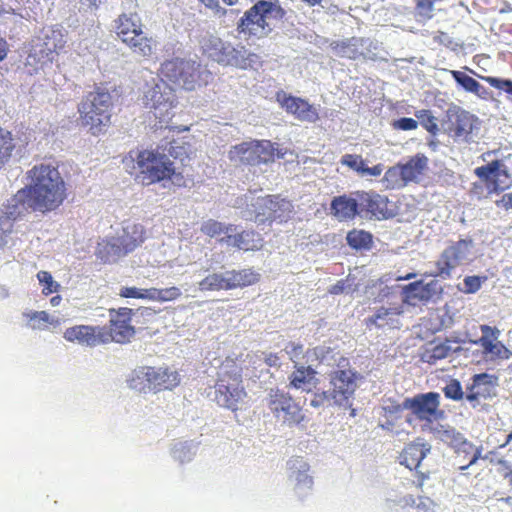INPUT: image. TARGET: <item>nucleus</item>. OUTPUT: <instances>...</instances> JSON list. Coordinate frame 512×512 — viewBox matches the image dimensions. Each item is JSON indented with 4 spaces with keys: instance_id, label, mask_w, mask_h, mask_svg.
I'll return each mask as SVG.
<instances>
[{
    "instance_id": "f257e3e1",
    "label": "nucleus",
    "mask_w": 512,
    "mask_h": 512,
    "mask_svg": "<svg viewBox=\"0 0 512 512\" xmlns=\"http://www.w3.org/2000/svg\"><path fill=\"white\" fill-rule=\"evenodd\" d=\"M30 184L20 189L15 200L27 203L34 212L47 214L57 210L68 197L67 183L58 167L51 164L34 165L27 172Z\"/></svg>"
},
{
    "instance_id": "f03ea898",
    "label": "nucleus",
    "mask_w": 512,
    "mask_h": 512,
    "mask_svg": "<svg viewBox=\"0 0 512 512\" xmlns=\"http://www.w3.org/2000/svg\"><path fill=\"white\" fill-rule=\"evenodd\" d=\"M129 153L133 168L136 169L135 179L142 185L149 186L157 183L170 182L176 188H186L188 179L177 171L174 162L158 149H143L135 156Z\"/></svg>"
},
{
    "instance_id": "7ed1b4c3",
    "label": "nucleus",
    "mask_w": 512,
    "mask_h": 512,
    "mask_svg": "<svg viewBox=\"0 0 512 512\" xmlns=\"http://www.w3.org/2000/svg\"><path fill=\"white\" fill-rule=\"evenodd\" d=\"M247 392L243 385V367L237 357L228 356L222 362L215 384L217 403L233 412L240 409Z\"/></svg>"
},
{
    "instance_id": "20e7f679",
    "label": "nucleus",
    "mask_w": 512,
    "mask_h": 512,
    "mask_svg": "<svg viewBox=\"0 0 512 512\" xmlns=\"http://www.w3.org/2000/svg\"><path fill=\"white\" fill-rule=\"evenodd\" d=\"M112 96L100 87L88 92L78 104L79 124L94 136L106 131L111 124Z\"/></svg>"
},
{
    "instance_id": "39448f33",
    "label": "nucleus",
    "mask_w": 512,
    "mask_h": 512,
    "mask_svg": "<svg viewBox=\"0 0 512 512\" xmlns=\"http://www.w3.org/2000/svg\"><path fill=\"white\" fill-rule=\"evenodd\" d=\"M286 11L277 3L266 0L257 1L246 10L237 23V32L243 34L246 39L262 38L271 31V20L284 19Z\"/></svg>"
},
{
    "instance_id": "423d86ee",
    "label": "nucleus",
    "mask_w": 512,
    "mask_h": 512,
    "mask_svg": "<svg viewBox=\"0 0 512 512\" xmlns=\"http://www.w3.org/2000/svg\"><path fill=\"white\" fill-rule=\"evenodd\" d=\"M163 81L187 91H193L207 84L210 74L194 60L172 58L164 61L159 69Z\"/></svg>"
},
{
    "instance_id": "0eeeda50",
    "label": "nucleus",
    "mask_w": 512,
    "mask_h": 512,
    "mask_svg": "<svg viewBox=\"0 0 512 512\" xmlns=\"http://www.w3.org/2000/svg\"><path fill=\"white\" fill-rule=\"evenodd\" d=\"M145 229L141 224L124 222L116 236L107 238L99 248V256L105 262L115 261L133 252L145 241Z\"/></svg>"
},
{
    "instance_id": "6e6552de",
    "label": "nucleus",
    "mask_w": 512,
    "mask_h": 512,
    "mask_svg": "<svg viewBox=\"0 0 512 512\" xmlns=\"http://www.w3.org/2000/svg\"><path fill=\"white\" fill-rule=\"evenodd\" d=\"M275 144L270 140H251L234 145L228 151L231 162L243 166H259L273 163L276 157H282Z\"/></svg>"
},
{
    "instance_id": "1a4fd4ad",
    "label": "nucleus",
    "mask_w": 512,
    "mask_h": 512,
    "mask_svg": "<svg viewBox=\"0 0 512 512\" xmlns=\"http://www.w3.org/2000/svg\"><path fill=\"white\" fill-rule=\"evenodd\" d=\"M265 403L273 417L283 425L298 427L307 422L303 407L289 392L272 388L268 392Z\"/></svg>"
},
{
    "instance_id": "9d476101",
    "label": "nucleus",
    "mask_w": 512,
    "mask_h": 512,
    "mask_svg": "<svg viewBox=\"0 0 512 512\" xmlns=\"http://www.w3.org/2000/svg\"><path fill=\"white\" fill-rule=\"evenodd\" d=\"M116 34L133 53L143 57L151 56L154 41L142 30L141 19L136 13H123L115 21Z\"/></svg>"
},
{
    "instance_id": "9b49d317",
    "label": "nucleus",
    "mask_w": 512,
    "mask_h": 512,
    "mask_svg": "<svg viewBox=\"0 0 512 512\" xmlns=\"http://www.w3.org/2000/svg\"><path fill=\"white\" fill-rule=\"evenodd\" d=\"M481 336L472 341L480 347L482 361L487 365H499L512 357V351L499 340L501 331L496 326L481 324Z\"/></svg>"
},
{
    "instance_id": "f8f14e48",
    "label": "nucleus",
    "mask_w": 512,
    "mask_h": 512,
    "mask_svg": "<svg viewBox=\"0 0 512 512\" xmlns=\"http://www.w3.org/2000/svg\"><path fill=\"white\" fill-rule=\"evenodd\" d=\"M133 315L134 310L128 307L108 309L109 324L103 326L106 344L111 342L127 344L131 341L136 334V329L131 323Z\"/></svg>"
},
{
    "instance_id": "ddd939ff",
    "label": "nucleus",
    "mask_w": 512,
    "mask_h": 512,
    "mask_svg": "<svg viewBox=\"0 0 512 512\" xmlns=\"http://www.w3.org/2000/svg\"><path fill=\"white\" fill-rule=\"evenodd\" d=\"M144 103L152 110L155 118L164 123L172 119V110L177 104V98L173 88L162 80L145 92Z\"/></svg>"
},
{
    "instance_id": "4468645a",
    "label": "nucleus",
    "mask_w": 512,
    "mask_h": 512,
    "mask_svg": "<svg viewBox=\"0 0 512 512\" xmlns=\"http://www.w3.org/2000/svg\"><path fill=\"white\" fill-rule=\"evenodd\" d=\"M442 125L454 140L469 142L473 131L478 129L479 119L462 107L453 106L446 111Z\"/></svg>"
},
{
    "instance_id": "2eb2a0df",
    "label": "nucleus",
    "mask_w": 512,
    "mask_h": 512,
    "mask_svg": "<svg viewBox=\"0 0 512 512\" xmlns=\"http://www.w3.org/2000/svg\"><path fill=\"white\" fill-rule=\"evenodd\" d=\"M399 409L410 410L416 419L426 423L444 418V411L440 409V395L437 392L420 393L405 398Z\"/></svg>"
},
{
    "instance_id": "dca6fc26",
    "label": "nucleus",
    "mask_w": 512,
    "mask_h": 512,
    "mask_svg": "<svg viewBox=\"0 0 512 512\" xmlns=\"http://www.w3.org/2000/svg\"><path fill=\"white\" fill-rule=\"evenodd\" d=\"M292 202L280 195H266L257 201L255 220L259 224L268 222L286 223L293 213Z\"/></svg>"
},
{
    "instance_id": "f3484780",
    "label": "nucleus",
    "mask_w": 512,
    "mask_h": 512,
    "mask_svg": "<svg viewBox=\"0 0 512 512\" xmlns=\"http://www.w3.org/2000/svg\"><path fill=\"white\" fill-rule=\"evenodd\" d=\"M360 217L387 220L398 214L397 206L386 195L375 191H359Z\"/></svg>"
},
{
    "instance_id": "a211bd4d",
    "label": "nucleus",
    "mask_w": 512,
    "mask_h": 512,
    "mask_svg": "<svg viewBox=\"0 0 512 512\" xmlns=\"http://www.w3.org/2000/svg\"><path fill=\"white\" fill-rule=\"evenodd\" d=\"M66 40L59 25L45 26L35 44V51L44 62H52L65 47Z\"/></svg>"
},
{
    "instance_id": "6ab92c4d",
    "label": "nucleus",
    "mask_w": 512,
    "mask_h": 512,
    "mask_svg": "<svg viewBox=\"0 0 512 512\" xmlns=\"http://www.w3.org/2000/svg\"><path fill=\"white\" fill-rule=\"evenodd\" d=\"M470 243V241L462 239L446 247L436 261V275L443 279L450 278L452 271L467 258Z\"/></svg>"
},
{
    "instance_id": "aec40b11",
    "label": "nucleus",
    "mask_w": 512,
    "mask_h": 512,
    "mask_svg": "<svg viewBox=\"0 0 512 512\" xmlns=\"http://www.w3.org/2000/svg\"><path fill=\"white\" fill-rule=\"evenodd\" d=\"M500 160H493L487 165L475 168L474 173L485 184L488 194L500 193L510 187V173Z\"/></svg>"
},
{
    "instance_id": "412c9836",
    "label": "nucleus",
    "mask_w": 512,
    "mask_h": 512,
    "mask_svg": "<svg viewBox=\"0 0 512 512\" xmlns=\"http://www.w3.org/2000/svg\"><path fill=\"white\" fill-rule=\"evenodd\" d=\"M276 100L288 114L299 121L315 123L320 119L317 108L306 99L279 91L276 93Z\"/></svg>"
},
{
    "instance_id": "4be33fe9",
    "label": "nucleus",
    "mask_w": 512,
    "mask_h": 512,
    "mask_svg": "<svg viewBox=\"0 0 512 512\" xmlns=\"http://www.w3.org/2000/svg\"><path fill=\"white\" fill-rule=\"evenodd\" d=\"M359 191L334 197L330 203V214L340 222L351 221L360 216Z\"/></svg>"
},
{
    "instance_id": "5701e85b",
    "label": "nucleus",
    "mask_w": 512,
    "mask_h": 512,
    "mask_svg": "<svg viewBox=\"0 0 512 512\" xmlns=\"http://www.w3.org/2000/svg\"><path fill=\"white\" fill-rule=\"evenodd\" d=\"M155 391L172 390L180 384V375L169 368L143 367L140 371Z\"/></svg>"
},
{
    "instance_id": "b1692460",
    "label": "nucleus",
    "mask_w": 512,
    "mask_h": 512,
    "mask_svg": "<svg viewBox=\"0 0 512 512\" xmlns=\"http://www.w3.org/2000/svg\"><path fill=\"white\" fill-rule=\"evenodd\" d=\"M334 404L343 405L353 395L356 388V375L351 370H337L330 376Z\"/></svg>"
},
{
    "instance_id": "393cba45",
    "label": "nucleus",
    "mask_w": 512,
    "mask_h": 512,
    "mask_svg": "<svg viewBox=\"0 0 512 512\" xmlns=\"http://www.w3.org/2000/svg\"><path fill=\"white\" fill-rule=\"evenodd\" d=\"M103 331L104 327L102 326L75 325L65 330L64 338L69 342L95 347L106 344Z\"/></svg>"
},
{
    "instance_id": "a878e982",
    "label": "nucleus",
    "mask_w": 512,
    "mask_h": 512,
    "mask_svg": "<svg viewBox=\"0 0 512 512\" xmlns=\"http://www.w3.org/2000/svg\"><path fill=\"white\" fill-rule=\"evenodd\" d=\"M498 377L488 373L475 374L472 382L466 387V399L470 403L477 402L479 399L490 398L494 394L497 386Z\"/></svg>"
},
{
    "instance_id": "bb28decb",
    "label": "nucleus",
    "mask_w": 512,
    "mask_h": 512,
    "mask_svg": "<svg viewBox=\"0 0 512 512\" xmlns=\"http://www.w3.org/2000/svg\"><path fill=\"white\" fill-rule=\"evenodd\" d=\"M229 246L243 251H257L263 247V238L254 230H243L239 233L222 237L219 240Z\"/></svg>"
},
{
    "instance_id": "cd10ccee",
    "label": "nucleus",
    "mask_w": 512,
    "mask_h": 512,
    "mask_svg": "<svg viewBox=\"0 0 512 512\" xmlns=\"http://www.w3.org/2000/svg\"><path fill=\"white\" fill-rule=\"evenodd\" d=\"M316 374L317 372L311 366L295 364L294 370L288 376L289 387L307 393L311 392L317 384Z\"/></svg>"
},
{
    "instance_id": "c85d7f7f",
    "label": "nucleus",
    "mask_w": 512,
    "mask_h": 512,
    "mask_svg": "<svg viewBox=\"0 0 512 512\" xmlns=\"http://www.w3.org/2000/svg\"><path fill=\"white\" fill-rule=\"evenodd\" d=\"M364 43L363 38L352 37L346 40L333 41L330 48L337 57L356 60L361 57L365 58Z\"/></svg>"
},
{
    "instance_id": "c756f323",
    "label": "nucleus",
    "mask_w": 512,
    "mask_h": 512,
    "mask_svg": "<svg viewBox=\"0 0 512 512\" xmlns=\"http://www.w3.org/2000/svg\"><path fill=\"white\" fill-rule=\"evenodd\" d=\"M203 49L209 58L221 65L228 66L235 47L218 37H210L204 42Z\"/></svg>"
},
{
    "instance_id": "7c9ffc66",
    "label": "nucleus",
    "mask_w": 512,
    "mask_h": 512,
    "mask_svg": "<svg viewBox=\"0 0 512 512\" xmlns=\"http://www.w3.org/2000/svg\"><path fill=\"white\" fill-rule=\"evenodd\" d=\"M402 314L401 307H380L375 313L365 319L367 327L375 326L376 328H399V316Z\"/></svg>"
},
{
    "instance_id": "2f4dec72",
    "label": "nucleus",
    "mask_w": 512,
    "mask_h": 512,
    "mask_svg": "<svg viewBox=\"0 0 512 512\" xmlns=\"http://www.w3.org/2000/svg\"><path fill=\"white\" fill-rule=\"evenodd\" d=\"M429 452V445L420 442H411L402 450L400 463L410 470L416 469Z\"/></svg>"
},
{
    "instance_id": "473e14b6",
    "label": "nucleus",
    "mask_w": 512,
    "mask_h": 512,
    "mask_svg": "<svg viewBox=\"0 0 512 512\" xmlns=\"http://www.w3.org/2000/svg\"><path fill=\"white\" fill-rule=\"evenodd\" d=\"M457 349L451 346L449 340L442 342H431L421 353V361L428 364H435L437 361L449 357Z\"/></svg>"
},
{
    "instance_id": "72a5a7b5",
    "label": "nucleus",
    "mask_w": 512,
    "mask_h": 512,
    "mask_svg": "<svg viewBox=\"0 0 512 512\" xmlns=\"http://www.w3.org/2000/svg\"><path fill=\"white\" fill-rule=\"evenodd\" d=\"M341 164L361 175L380 176L383 172V165L377 164L367 167L364 159L358 154H345L340 160Z\"/></svg>"
},
{
    "instance_id": "f704fd0d",
    "label": "nucleus",
    "mask_w": 512,
    "mask_h": 512,
    "mask_svg": "<svg viewBox=\"0 0 512 512\" xmlns=\"http://www.w3.org/2000/svg\"><path fill=\"white\" fill-rule=\"evenodd\" d=\"M228 276L231 290L254 285L260 280V274L253 268L229 270Z\"/></svg>"
},
{
    "instance_id": "c9c22d12",
    "label": "nucleus",
    "mask_w": 512,
    "mask_h": 512,
    "mask_svg": "<svg viewBox=\"0 0 512 512\" xmlns=\"http://www.w3.org/2000/svg\"><path fill=\"white\" fill-rule=\"evenodd\" d=\"M407 182L416 181L428 167V158L424 154L411 157L406 163L399 164Z\"/></svg>"
},
{
    "instance_id": "e433bc0d",
    "label": "nucleus",
    "mask_w": 512,
    "mask_h": 512,
    "mask_svg": "<svg viewBox=\"0 0 512 512\" xmlns=\"http://www.w3.org/2000/svg\"><path fill=\"white\" fill-rule=\"evenodd\" d=\"M451 75L466 92L473 93L481 99L487 98L488 91L474 78L456 70H452Z\"/></svg>"
},
{
    "instance_id": "4c0bfd02",
    "label": "nucleus",
    "mask_w": 512,
    "mask_h": 512,
    "mask_svg": "<svg viewBox=\"0 0 512 512\" xmlns=\"http://www.w3.org/2000/svg\"><path fill=\"white\" fill-rule=\"evenodd\" d=\"M230 287L228 271L209 274L199 282V289L201 291H227L231 290Z\"/></svg>"
},
{
    "instance_id": "58836bf2",
    "label": "nucleus",
    "mask_w": 512,
    "mask_h": 512,
    "mask_svg": "<svg viewBox=\"0 0 512 512\" xmlns=\"http://www.w3.org/2000/svg\"><path fill=\"white\" fill-rule=\"evenodd\" d=\"M347 244L355 250H369L373 245V236L365 230L353 229L347 233Z\"/></svg>"
},
{
    "instance_id": "ea45409f",
    "label": "nucleus",
    "mask_w": 512,
    "mask_h": 512,
    "mask_svg": "<svg viewBox=\"0 0 512 512\" xmlns=\"http://www.w3.org/2000/svg\"><path fill=\"white\" fill-rule=\"evenodd\" d=\"M15 148L12 132L0 127V170L10 161Z\"/></svg>"
},
{
    "instance_id": "a19ab883",
    "label": "nucleus",
    "mask_w": 512,
    "mask_h": 512,
    "mask_svg": "<svg viewBox=\"0 0 512 512\" xmlns=\"http://www.w3.org/2000/svg\"><path fill=\"white\" fill-rule=\"evenodd\" d=\"M257 59L258 56L255 53L249 52L244 46H239L235 47L228 66L245 70L251 68Z\"/></svg>"
},
{
    "instance_id": "79ce46f5",
    "label": "nucleus",
    "mask_w": 512,
    "mask_h": 512,
    "mask_svg": "<svg viewBox=\"0 0 512 512\" xmlns=\"http://www.w3.org/2000/svg\"><path fill=\"white\" fill-rule=\"evenodd\" d=\"M200 230L204 235L215 238L222 234L230 235V232L235 231V226L233 224L225 225L215 219H208L201 224Z\"/></svg>"
},
{
    "instance_id": "37998d69",
    "label": "nucleus",
    "mask_w": 512,
    "mask_h": 512,
    "mask_svg": "<svg viewBox=\"0 0 512 512\" xmlns=\"http://www.w3.org/2000/svg\"><path fill=\"white\" fill-rule=\"evenodd\" d=\"M383 184L387 189H400L408 183L400 165L390 167L384 174Z\"/></svg>"
},
{
    "instance_id": "c03bdc74",
    "label": "nucleus",
    "mask_w": 512,
    "mask_h": 512,
    "mask_svg": "<svg viewBox=\"0 0 512 512\" xmlns=\"http://www.w3.org/2000/svg\"><path fill=\"white\" fill-rule=\"evenodd\" d=\"M182 295L181 290L176 287H168V288H149V300L157 301V302H169L174 301L180 298Z\"/></svg>"
},
{
    "instance_id": "a18cd8bd",
    "label": "nucleus",
    "mask_w": 512,
    "mask_h": 512,
    "mask_svg": "<svg viewBox=\"0 0 512 512\" xmlns=\"http://www.w3.org/2000/svg\"><path fill=\"white\" fill-rule=\"evenodd\" d=\"M482 80L487 82L490 86L495 89L504 91L509 100L512 101V80L510 79H502L493 76H479Z\"/></svg>"
},
{
    "instance_id": "49530a36",
    "label": "nucleus",
    "mask_w": 512,
    "mask_h": 512,
    "mask_svg": "<svg viewBox=\"0 0 512 512\" xmlns=\"http://www.w3.org/2000/svg\"><path fill=\"white\" fill-rule=\"evenodd\" d=\"M37 278L43 285L42 293L44 295H50L58 290L59 284L53 280L52 275L49 272L40 271L37 274Z\"/></svg>"
},
{
    "instance_id": "de8ad7c7",
    "label": "nucleus",
    "mask_w": 512,
    "mask_h": 512,
    "mask_svg": "<svg viewBox=\"0 0 512 512\" xmlns=\"http://www.w3.org/2000/svg\"><path fill=\"white\" fill-rule=\"evenodd\" d=\"M443 393L446 398L459 401L464 397V392L460 381L451 379L443 388Z\"/></svg>"
},
{
    "instance_id": "09e8293b",
    "label": "nucleus",
    "mask_w": 512,
    "mask_h": 512,
    "mask_svg": "<svg viewBox=\"0 0 512 512\" xmlns=\"http://www.w3.org/2000/svg\"><path fill=\"white\" fill-rule=\"evenodd\" d=\"M487 280L486 276H466L463 280V292L473 294L480 290L482 284Z\"/></svg>"
},
{
    "instance_id": "8fccbe9b",
    "label": "nucleus",
    "mask_w": 512,
    "mask_h": 512,
    "mask_svg": "<svg viewBox=\"0 0 512 512\" xmlns=\"http://www.w3.org/2000/svg\"><path fill=\"white\" fill-rule=\"evenodd\" d=\"M25 317L30 321V327L32 329H42V323H51L50 316L45 311H35L26 313Z\"/></svg>"
},
{
    "instance_id": "3c124183",
    "label": "nucleus",
    "mask_w": 512,
    "mask_h": 512,
    "mask_svg": "<svg viewBox=\"0 0 512 512\" xmlns=\"http://www.w3.org/2000/svg\"><path fill=\"white\" fill-rule=\"evenodd\" d=\"M122 298H134L149 300V288L122 287L119 291Z\"/></svg>"
},
{
    "instance_id": "603ef678",
    "label": "nucleus",
    "mask_w": 512,
    "mask_h": 512,
    "mask_svg": "<svg viewBox=\"0 0 512 512\" xmlns=\"http://www.w3.org/2000/svg\"><path fill=\"white\" fill-rule=\"evenodd\" d=\"M331 401L334 402V393L331 391L316 392L310 402L312 407L318 408L325 405H330Z\"/></svg>"
},
{
    "instance_id": "864d4df0",
    "label": "nucleus",
    "mask_w": 512,
    "mask_h": 512,
    "mask_svg": "<svg viewBox=\"0 0 512 512\" xmlns=\"http://www.w3.org/2000/svg\"><path fill=\"white\" fill-rule=\"evenodd\" d=\"M417 117L421 120L422 125L425 129L431 133H435L437 130L436 118L431 114L429 110H421Z\"/></svg>"
},
{
    "instance_id": "5fc2aeb1",
    "label": "nucleus",
    "mask_w": 512,
    "mask_h": 512,
    "mask_svg": "<svg viewBox=\"0 0 512 512\" xmlns=\"http://www.w3.org/2000/svg\"><path fill=\"white\" fill-rule=\"evenodd\" d=\"M391 126L395 130L411 131L417 129L418 122L413 118L402 117L394 120Z\"/></svg>"
},
{
    "instance_id": "6e6d98bb",
    "label": "nucleus",
    "mask_w": 512,
    "mask_h": 512,
    "mask_svg": "<svg viewBox=\"0 0 512 512\" xmlns=\"http://www.w3.org/2000/svg\"><path fill=\"white\" fill-rule=\"evenodd\" d=\"M290 360L297 364L300 356L303 354V345L301 343L290 342L285 348Z\"/></svg>"
},
{
    "instance_id": "4d7b16f0",
    "label": "nucleus",
    "mask_w": 512,
    "mask_h": 512,
    "mask_svg": "<svg viewBox=\"0 0 512 512\" xmlns=\"http://www.w3.org/2000/svg\"><path fill=\"white\" fill-rule=\"evenodd\" d=\"M434 42L444 47H451L453 45V40L449 37L446 32L437 31L433 36Z\"/></svg>"
},
{
    "instance_id": "13d9d810",
    "label": "nucleus",
    "mask_w": 512,
    "mask_h": 512,
    "mask_svg": "<svg viewBox=\"0 0 512 512\" xmlns=\"http://www.w3.org/2000/svg\"><path fill=\"white\" fill-rule=\"evenodd\" d=\"M418 286H421L423 292H426L427 294L430 292H434L438 286V283L436 281H431L425 285L422 284L421 281L410 283L408 285V288L416 289Z\"/></svg>"
},
{
    "instance_id": "bf43d9fd",
    "label": "nucleus",
    "mask_w": 512,
    "mask_h": 512,
    "mask_svg": "<svg viewBox=\"0 0 512 512\" xmlns=\"http://www.w3.org/2000/svg\"><path fill=\"white\" fill-rule=\"evenodd\" d=\"M348 281L341 279L336 284L332 285L329 288V293L332 295H339L347 291L348 288Z\"/></svg>"
},
{
    "instance_id": "052dcab7",
    "label": "nucleus",
    "mask_w": 512,
    "mask_h": 512,
    "mask_svg": "<svg viewBox=\"0 0 512 512\" xmlns=\"http://www.w3.org/2000/svg\"><path fill=\"white\" fill-rule=\"evenodd\" d=\"M495 204L505 210L512 209V192L504 194Z\"/></svg>"
},
{
    "instance_id": "680f3d73",
    "label": "nucleus",
    "mask_w": 512,
    "mask_h": 512,
    "mask_svg": "<svg viewBox=\"0 0 512 512\" xmlns=\"http://www.w3.org/2000/svg\"><path fill=\"white\" fill-rule=\"evenodd\" d=\"M168 151H169V154L174 158H178L182 154H186L185 147L178 145L177 141H173L170 143V147H169Z\"/></svg>"
},
{
    "instance_id": "e2e57ef3",
    "label": "nucleus",
    "mask_w": 512,
    "mask_h": 512,
    "mask_svg": "<svg viewBox=\"0 0 512 512\" xmlns=\"http://www.w3.org/2000/svg\"><path fill=\"white\" fill-rule=\"evenodd\" d=\"M199 1L202 4H204L205 7L209 8V9L215 10L217 12L222 10L223 14L226 13V10L222 9L221 6L219 5V1L218 0H199Z\"/></svg>"
},
{
    "instance_id": "0e129e2a",
    "label": "nucleus",
    "mask_w": 512,
    "mask_h": 512,
    "mask_svg": "<svg viewBox=\"0 0 512 512\" xmlns=\"http://www.w3.org/2000/svg\"><path fill=\"white\" fill-rule=\"evenodd\" d=\"M470 193L473 196H477L478 198H481L483 195V184L478 183V182L473 183Z\"/></svg>"
},
{
    "instance_id": "69168bd1",
    "label": "nucleus",
    "mask_w": 512,
    "mask_h": 512,
    "mask_svg": "<svg viewBox=\"0 0 512 512\" xmlns=\"http://www.w3.org/2000/svg\"><path fill=\"white\" fill-rule=\"evenodd\" d=\"M455 440L457 441L458 444H460L463 447L464 451H467V449L474 448L471 443H469L466 440H462V437L460 436V434H457V436L455 437Z\"/></svg>"
},
{
    "instance_id": "338daca9",
    "label": "nucleus",
    "mask_w": 512,
    "mask_h": 512,
    "mask_svg": "<svg viewBox=\"0 0 512 512\" xmlns=\"http://www.w3.org/2000/svg\"><path fill=\"white\" fill-rule=\"evenodd\" d=\"M265 362L269 365V366H276L278 365L279 363V357L277 356V354H269L266 359H265Z\"/></svg>"
},
{
    "instance_id": "774afa93",
    "label": "nucleus",
    "mask_w": 512,
    "mask_h": 512,
    "mask_svg": "<svg viewBox=\"0 0 512 512\" xmlns=\"http://www.w3.org/2000/svg\"><path fill=\"white\" fill-rule=\"evenodd\" d=\"M502 475L505 479L508 480L510 491L512 492V468L506 467Z\"/></svg>"
}]
</instances>
